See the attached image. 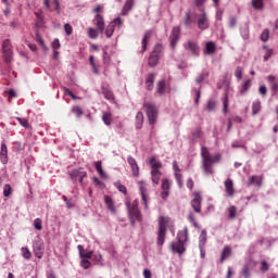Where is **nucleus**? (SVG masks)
I'll return each instance as SVG.
<instances>
[{"instance_id":"nucleus-1","label":"nucleus","mask_w":278,"mask_h":278,"mask_svg":"<svg viewBox=\"0 0 278 278\" xmlns=\"http://www.w3.org/2000/svg\"><path fill=\"white\" fill-rule=\"evenodd\" d=\"M202 169L206 175H214V164L220 162V154L211 155L210 150L205 147L201 148Z\"/></svg>"},{"instance_id":"nucleus-2","label":"nucleus","mask_w":278,"mask_h":278,"mask_svg":"<svg viewBox=\"0 0 278 278\" xmlns=\"http://www.w3.org/2000/svg\"><path fill=\"white\" fill-rule=\"evenodd\" d=\"M170 225V217L160 216L159 217V228H157V247H164V242H166V227Z\"/></svg>"},{"instance_id":"nucleus-3","label":"nucleus","mask_w":278,"mask_h":278,"mask_svg":"<svg viewBox=\"0 0 278 278\" xmlns=\"http://www.w3.org/2000/svg\"><path fill=\"white\" fill-rule=\"evenodd\" d=\"M143 108L148 116L149 125H154L157 122V106L153 102L144 101Z\"/></svg>"},{"instance_id":"nucleus-4","label":"nucleus","mask_w":278,"mask_h":278,"mask_svg":"<svg viewBox=\"0 0 278 278\" xmlns=\"http://www.w3.org/2000/svg\"><path fill=\"white\" fill-rule=\"evenodd\" d=\"M162 49H164V46H162V43H156L154 46L153 51L148 59V64L152 68L160 64V53H162Z\"/></svg>"},{"instance_id":"nucleus-5","label":"nucleus","mask_w":278,"mask_h":278,"mask_svg":"<svg viewBox=\"0 0 278 278\" xmlns=\"http://www.w3.org/2000/svg\"><path fill=\"white\" fill-rule=\"evenodd\" d=\"M2 55L7 64H11L14 60V52L12 51V43L10 42V39H5L2 42Z\"/></svg>"},{"instance_id":"nucleus-6","label":"nucleus","mask_w":278,"mask_h":278,"mask_svg":"<svg viewBox=\"0 0 278 278\" xmlns=\"http://www.w3.org/2000/svg\"><path fill=\"white\" fill-rule=\"evenodd\" d=\"M137 184H138L141 201L144 205V208L149 210V204H148L149 203V186L144 180H140Z\"/></svg>"},{"instance_id":"nucleus-7","label":"nucleus","mask_w":278,"mask_h":278,"mask_svg":"<svg viewBox=\"0 0 278 278\" xmlns=\"http://www.w3.org/2000/svg\"><path fill=\"white\" fill-rule=\"evenodd\" d=\"M184 49L185 51H188V53H190L191 55L198 56L201 53V48L199 47V42L192 39H188L184 43Z\"/></svg>"},{"instance_id":"nucleus-8","label":"nucleus","mask_w":278,"mask_h":278,"mask_svg":"<svg viewBox=\"0 0 278 278\" xmlns=\"http://www.w3.org/2000/svg\"><path fill=\"white\" fill-rule=\"evenodd\" d=\"M127 207L132 220H141L142 217L140 215V210L138 208V200H135L131 204L127 203Z\"/></svg>"},{"instance_id":"nucleus-9","label":"nucleus","mask_w":278,"mask_h":278,"mask_svg":"<svg viewBox=\"0 0 278 278\" xmlns=\"http://www.w3.org/2000/svg\"><path fill=\"white\" fill-rule=\"evenodd\" d=\"M180 36H181V28H179V26H175L172 29V34L169 36V42H170L172 49H175L177 47Z\"/></svg>"},{"instance_id":"nucleus-10","label":"nucleus","mask_w":278,"mask_h":278,"mask_svg":"<svg viewBox=\"0 0 278 278\" xmlns=\"http://www.w3.org/2000/svg\"><path fill=\"white\" fill-rule=\"evenodd\" d=\"M203 201V198L201 197V193L193 192V199L191 200V207L194 210L197 214H201V203Z\"/></svg>"},{"instance_id":"nucleus-11","label":"nucleus","mask_w":278,"mask_h":278,"mask_svg":"<svg viewBox=\"0 0 278 278\" xmlns=\"http://www.w3.org/2000/svg\"><path fill=\"white\" fill-rule=\"evenodd\" d=\"M33 251L38 260H42V255H45V242L42 240H37L33 244Z\"/></svg>"},{"instance_id":"nucleus-12","label":"nucleus","mask_w":278,"mask_h":278,"mask_svg":"<svg viewBox=\"0 0 278 278\" xmlns=\"http://www.w3.org/2000/svg\"><path fill=\"white\" fill-rule=\"evenodd\" d=\"M70 177L71 179H73L74 181H79V184H81L84 181L85 177H88V173H86L83 168L79 169H73L70 173Z\"/></svg>"},{"instance_id":"nucleus-13","label":"nucleus","mask_w":278,"mask_h":278,"mask_svg":"<svg viewBox=\"0 0 278 278\" xmlns=\"http://www.w3.org/2000/svg\"><path fill=\"white\" fill-rule=\"evenodd\" d=\"M173 169L178 187L184 188V175L181 174V169L179 168V164L177 163V161L173 162Z\"/></svg>"},{"instance_id":"nucleus-14","label":"nucleus","mask_w":278,"mask_h":278,"mask_svg":"<svg viewBox=\"0 0 278 278\" xmlns=\"http://www.w3.org/2000/svg\"><path fill=\"white\" fill-rule=\"evenodd\" d=\"M198 27L202 30L210 27V21L207 20V14H205V12H202L200 15H198Z\"/></svg>"},{"instance_id":"nucleus-15","label":"nucleus","mask_w":278,"mask_h":278,"mask_svg":"<svg viewBox=\"0 0 278 278\" xmlns=\"http://www.w3.org/2000/svg\"><path fill=\"white\" fill-rule=\"evenodd\" d=\"M93 25H96L98 31L103 33V30L105 29V21L103 20V15L96 14L93 18Z\"/></svg>"},{"instance_id":"nucleus-16","label":"nucleus","mask_w":278,"mask_h":278,"mask_svg":"<svg viewBox=\"0 0 278 278\" xmlns=\"http://www.w3.org/2000/svg\"><path fill=\"white\" fill-rule=\"evenodd\" d=\"M170 249L173 253H178V255H184L186 253V247L184 243L177 241V242H172L170 243Z\"/></svg>"},{"instance_id":"nucleus-17","label":"nucleus","mask_w":278,"mask_h":278,"mask_svg":"<svg viewBox=\"0 0 278 278\" xmlns=\"http://www.w3.org/2000/svg\"><path fill=\"white\" fill-rule=\"evenodd\" d=\"M227 197H233L236 194V189L233 188V180L227 178L224 182Z\"/></svg>"},{"instance_id":"nucleus-18","label":"nucleus","mask_w":278,"mask_h":278,"mask_svg":"<svg viewBox=\"0 0 278 278\" xmlns=\"http://www.w3.org/2000/svg\"><path fill=\"white\" fill-rule=\"evenodd\" d=\"M127 162L131 168L134 177H138V175H140V167L138 166V162H136V159L129 156Z\"/></svg>"},{"instance_id":"nucleus-19","label":"nucleus","mask_w":278,"mask_h":278,"mask_svg":"<svg viewBox=\"0 0 278 278\" xmlns=\"http://www.w3.org/2000/svg\"><path fill=\"white\" fill-rule=\"evenodd\" d=\"M151 36H153V30H147L141 40V53L147 51V45H149V40H151Z\"/></svg>"},{"instance_id":"nucleus-20","label":"nucleus","mask_w":278,"mask_h":278,"mask_svg":"<svg viewBox=\"0 0 278 278\" xmlns=\"http://www.w3.org/2000/svg\"><path fill=\"white\" fill-rule=\"evenodd\" d=\"M77 250L79 253V257L81 260H92V255H93L92 251L87 252L86 249H84V245L81 244L77 245Z\"/></svg>"},{"instance_id":"nucleus-21","label":"nucleus","mask_w":278,"mask_h":278,"mask_svg":"<svg viewBox=\"0 0 278 278\" xmlns=\"http://www.w3.org/2000/svg\"><path fill=\"white\" fill-rule=\"evenodd\" d=\"M214 53H216V43L207 41L204 47V55H214Z\"/></svg>"},{"instance_id":"nucleus-22","label":"nucleus","mask_w":278,"mask_h":278,"mask_svg":"<svg viewBox=\"0 0 278 278\" xmlns=\"http://www.w3.org/2000/svg\"><path fill=\"white\" fill-rule=\"evenodd\" d=\"M104 203L111 214H116V206H114V201L110 195L104 197Z\"/></svg>"},{"instance_id":"nucleus-23","label":"nucleus","mask_w":278,"mask_h":278,"mask_svg":"<svg viewBox=\"0 0 278 278\" xmlns=\"http://www.w3.org/2000/svg\"><path fill=\"white\" fill-rule=\"evenodd\" d=\"M0 161L2 164H8V146L5 143L1 144Z\"/></svg>"},{"instance_id":"nucleus-24","label":"nucleus","mask_w":278,"mask_h":278,"mask_svg":"<svg viewBox=\"0 0 278 278\" xmlns=\"http://www.w3.org/2000/svg\"><path fill=\"white\" fill-rule=\"evenodd\" d=\"M156 92L160 97H164V94H166V80H160L156 83Z\"/></svg>"},{"instance_id":"nucleus-25","label":"nucleus","mask_w":278,"mask_h":278,"mask_svg":"<svg viewBox=\"0 0 278 278\" xmlns=\"http://www.w3.org/2000/svg\"><path fill=\"white\" fill-rule=\"evenodd\" d=\"M178 242L185 244V242H188V228L185 227L184 230H180L177 235Z\"/></svg>"},{"instance_id":"nucleus-26","label":"nucleus","mask_w":278,"mask_h":278,"mask_svg":"<svg viewBox=\"0 0 278 278\" xmlns=\"http://www.w3.org/2000/svg\"><path fill=\"white\" fill-rule=\"evenodd\" d=\"M205 244H207V231L202 230L199 237V249H205Z\"/></svg>"},{"instance_id":"nucleus-27","label":"nucleus","mask_w":278,"mask_h":278,"mask_svg":"<svg viewBox=\"0 0 278 278\" xmlns=\"http://www.w3.org/2000/svg\"><path fill=\"white\" fill-rule=\"evenodd\" d=\"M94 166L98 172V175H100V177L102 179H108V174H105V172H103V163L101 161H97L94 163Z\"/></svg>"},{"instance_id":"nucleus-28","label":"nucleus","mask_w":278,"mask_h":278,"mask_svg":"<svg viewBox=\"0 0 278 278\" xmlns=\"http://www.w3.org/2000/svg\"><path fill=\"white\" fill-rule=\"evenodd\" d=\"M262 176H251L249 179V186H257L258 188H262Z\"/></svg>"},{"instance_id":"nucleus-29","label":"nucleus","mask_w":278,"mask_h":278,"mask_svg":"<svg viewBox=\"0 0 278 278\" xmlns=\"http://www.w3.org/2000/svg\"><path fill=\"white\" fill-rule=\"evenodd\" d=\"M131 8H134V0H126L123 10H122V16H127L129 14Z\"/></svg>"},{"instance_id":"nucleus-30","label":"nucleus","mask_w":278,"mask_h":278,"mask_svg":"<svg viewBox=\"0 0 278 278\" xmlns=\"http://www.w3.org/2000/svg\"><path fill=\"white\" fill-rule=\"evenodd\" d=\"M155 83V74H148L146 79L147 90H153V84Z\"/></svg>"},{"instance_id":"nucleus-31","label":"nucleus","mask_w":278,"mask_h":278,"mask_svg":"<svg viewBox=\"0 0 278 278\" xmlns=\"http://www.w3.org/2000/svg\"><path fill=\"white\" fill-rule=\"evenodd\" d=\"M228 257H231V247L226 245L222 251L220 264H223V262H225Z\"/></svg>"},{"instance_id":"nucleus-32","label":"nucleus","mask_w":278,"mask_h":278,"mask_svg":"<svg viewBox=\"0 0 278 278\" xmlns=\"http://www.w3.org/2000/svg\"><path fill=\"white\" fill-rule=\"evenodd\" d=\"M143 123H144V114H142V112H138L136 115V128L142 129Z\"/></svg>"},{"instance_id":"nucleus-33","label":"nucleus","mask_w":278,"mask_h":278,"mask_svg":"<svg viewBox=\"0 0 278 278\" xmlns=\"http://www.w3.org/2000/svg\"><path fill=\"white\" fill-rule=\"evenodd\" d=\"M250 89H251V79H247L241 85L239 92H240V94H247V92H249Z\"/></svg>"},{"instance_id":"nucleus-34","label":"nucleus","mask_w":278,"mask_h":278,"mask_svg":"<svg viewBox=\"0 0 278 278\" xmlns=\"http://www.w3.org/2000/svg\"><path fill=\"white\" fill-rule=\"evenodd\" d=\"M149 164L152 170H160V168H162V162L157 161L155 157L150 159Z\"/></svg>"},{"instance_id":"nucleus-35","label":"nucleus","mask_w":278,"mask_h":278,"mask_svg":"<svg viewBox=\"0 0 278 278\" xmlns=\"http://www.w3.org/2000/svg\"><path fill=\"white\" fill-rule=\"evenodd\" d=\"M161 177H162V172L151 170V179H152V182L155 184V186H157V184H160Z\"/></svg>"},{"instance_id":"nucleus-36","label":"nucleus","mask_w":278,"mask_h":278,"mask_svg":"<svg viewBox=\"0 0 278 278\" xmlns=\"http://www.w3.org/2000/svg\"><path fill=\"white\" fill-rule=\"evenodd\" d=\"M102 94L108 101H114V93L106 87H102Z\"/></svg>"},{"instance_id":"nucleus-37","label":"nucleus","mask_w":278,"mask_h":278,"mask_svg":"<svg viewBox=\"0 0 278 278\" xmlns=\"http://www.w3.org/2000/svg\"><path fill=\"white\" fill-rule=\"evenodd\" d=\"M267 79H268V81H269V84L271 86V90L274 92H278V79H277V77L268 76Z\"/></svg>"},{"instance_id":"nucleus-38","label":"nucleus","mask_w":278,"mask_h":278,"mask_svg":"<svg viewBox=\"0 0 278 278\" xmlns=\"http://www.w3.org/2000/svg\"><path fill=\"white\" fill-rule=\"evenodd\" d=\"M260 110H262V102L255 101L252 104V116H256V114H260Z\"/></svg>"},{"instance_id":"nucleus-39","label":"nucleus","mask_w":278,"mask_h":278,"mask_svg":"<svg viewBox=\"0 0 278 278\" xmlns=\"http://www.w3.org/2000/svg\"><path fill=\"white\" fill-rule=\"evenodd\" d=\"M102 121L108 126L112 125V113H110V112L103 113Z\"/></svg>"},{"instance_id":"nucleus-40","label":"nucleus","mask_w":278,"mask_h":278,"mask_svg":"<svg viewBox=\"0 0 278 278\" xmlns=\"http://www.w3.org/2000/svg\"><path fill=\"white\" fill-rule=\"evenodd\" d=\"M114 29H115L114 23H110V24L106 26V29H105V36H106V38H112V36L114 35Z\"/></svg>"},{"instance_id":"nucleus-41","label":"nucleus","mask_w":278,"mask_h":278,"mask_svg":"<svg viewBox=\"0 0 278 278\" xmlns=\"http://www.w3.org/2000/svg\"><path fill=\"white\" fill-rule=\"evenodd\" d=\"M72 114H75L77 118H81V116H84V110H81V108H79L78 105H74L72 108Z\"/></svg>"},{"instance_id":"nucleus-42","label":"nucleus","mask_w":278,"mask_h":278,"mask_svg":"<svg viewBox=\"0 0 278 278\" xmlns=\"http://www.w3.org/2000/svg\"><path fill=\"white\" fill-rule=\"evenodd\" d=\"M263 49L265 50V54H264V62H268V60H270V58H273V49L268 48L267 46H264Z\"/></svg>"},{"instance_id":"nucleus-43","label":"nucleus","mask_w":278,"mask_h":278,"mask_svg":"<svg viewBox=\"0 0 278 278\" xmlns=\"http://www.w3.org/2000/svg\"><path fill=\"white\" fill-rule=\"evenodd\" d=\"M89 64L92 68V72L94 73V75H99V68L97 67V63H94V56L93 55L89 56Z\"/></svg>"},{"instance_id":"nucleus-44","label":"nucleus","mask_w":278,"mask_h":278,"mask_svg":"<svg viewBox=\"0 0 278 278\" xmlns=\"http://www.w3.org/2000/svg\"><path fill=\"white\" fill-rule=\"evenodd\" d=\"M88 36L89 38H91L92 40H97V38H99V30L98 28H88Z\"/></svg>"},{"instance_id":"nucleus-45","label":"nucleus","mask_w":278,"mask_h":278,"mask_svg":"<svg viewBox=\"0 0 278 278\" xmlns=\"http://www.w3.org/2000/svg\"><path fill=\"white\" fill-rule=\"evenodd\" d=\"M254 10H262L264 8V0H252Z\"/></svg>"},{"instance_id":"nucleus-46","label":"nucleus","mask_w":278,"mask_h":278,"mask_svg":"<svg viewBox=\"0 0 278 278\" xmlns=\"http://www.w3.org/2000/svg\"><path fill=\"white\" fill-rule=\"evenodd\" d=\"M21 251L24 260H31V251H29V248H22Z\"/></svg>"},{"instance_id":"nucleus-47","label":"nucleus","mask_w":278,"mask_h":278,"mask_svg":"<svg viewBox=\"0 0 278 278\" xmlns=\"http://www.w3.org/2000/svg\"><path fill=\"white\" fill-rule=\"evenodd\" d=\"M11 194H12V186H10V184L4 185L3 197L8 199L9 197H11Z\"/></svg>"},{"instance_id":"nucleus-48","label":"nucleus","mask_w":278,"mask_h":278,"mask_svg":"<svg viewBox=\"0 0 278 278\" xmlns=\"http://www.w3.org/2000/svg\"><path fill=\"white\" fill-rule=\"evenodd\" d=\"M238 212V208L236 206H230L228 207V218H230L231 220H233V218H236V214Z\"/></svg>"},{"instance_id":"nucleus-49","label":"nucleus","mask_w":278,"mask_h":278,"mask_svg":"<svg viewBox=\"0 0 278 278\" xmlns=\"http://www.w3.org/2000/svg\"><path fill=\"white\" fill-rule=\"evenodd\" d=\"M205 110H207V112H214V110H216V101L210 100L206 103Z\"/></svg>"},{"instance_id":"nucleus-50","label":"nucleus","mask_w":278,"mask_h":278,"mask_svg":"<svg viewBox=\"0 0 278 278\" xmlns=\"http://www.w3.org/2000/svg\"><path fill=\"white\" fill-rule=\"evenodd\" d=\"M63 201L66 204L67 210H73V207H75V202L66 198V195H63Z\"/></svg>"},{"instance_id":"nucleus-51","label":"nucleus","mask_w":278,"mask_h":278,"mask_svg":"<svg viewBox=\"0 0 278 278\" xmlns=\"http://www.w3.org/2000/svg\"><path fill=\"white\" fill-rule=\"evenodd\" d=\"M80 266L85 270H88V268H90V266H92V263L90 261H88V258H81Z\"/></svg>"},{"instance_id":"nucleus-52","label":"nucleus","mask_w":278,"mask_h":278,"mask_svg":"<svg viewBox=\"0 0 278 278\" xmlns=\"http://www.w3.org/2000/svg\"><path fill=\"white\" fill-rule=\"evenodd\" d=\"M16 121L22 125V127H25V129H29L30 125L29 122L23 117H16Z\"/></svg>"},{"instance_id":"nucleus-53","label":"nucleus","mask_w":278,"mask_h":278,"mask_svg":"<svg viewBox=\"0 0 278 278\" xmlns=\"http://www.w3.org/2000/svg\"><path fill=\"white\" fill-rule=\"evenodd\" d=\"M192 136H193L194 140H199V138H202L203 131L201 130L200 127H198V128H195V129L192 131Z\"/></svg>"},{"instance_id":"nucleus-54","label":"nucleus","mask_w":278,"mask_h":278,"mask_svg":"<svg viewBox=\"0 0 278 278\" xmlns=\"http://www.w3.org/2000/svg\"><path fill=\"white\" fill-rule=\"evenodd\" d=\"M240 31L243 40H249V26L241 27Z\"/></svg>"},{"instance_id":"nucleus-55","label":"nucleus","mask_w":278,"mask_h":278,"mask_svg":"<svg viewBox=\"0 0 278 278\" xmlns=\"http://www.w3.org/2000/svg\"><path fill=\"white\" fill-rule=\"evenodd\" d=\"M241 275L244 278H251V269L249 268V265L243 266Z\"/></svg>"},{"instance_id":"nucleus-56","label":"nucleus","mask_w":278,"mask_h":278,"mask_svg":"<svg viewBox=\"0 0 278 278\" xmlns=\"http://www.w3.org/2000/svg\"><path fill=\"white\" fill-rule=\"evenodd\" d=\"M91 258L93 260L94 264H101V262H103V255H101V253L93 254Z\"/></svg>"},{"instance_id":"nucleus-57","label":"nucleus","mask_w":278,"mask_h":278,"mask_svg":"<svg viewBox=\"0 0 278 278\" xmlns=\"http://www.w3.org/2000/svg\"><path fill=\"white\" fill-rule=\"evenodd\" d=\"M270 270V265L266 261L261 262V271L262 273H268Z\"/></svg>"},{"instance_id":"nucleus-58","label":"nucleus","mask_w":278,"mask_h":278,"mask_svg":"<svg viewBox=\"0 0 278 278\" xmlns=\"http://www.w3.org/2000/svg\"><path fill=\"white\" fill-rule=\"evenodd\" d=\"M34 227L37 229V231H42V219L36 218L34 220Z\"/></svg>"},{"instance_id":"nucleus-59","label":"nucleus","mask_w":278,"mask_h":278,"mask_svg":"<svg viewBox=\"0 0 278 278\" xmlns=\"http://www.w3.org/2000/svg\"><path fill=\"white\" fill-rule=\"evenodd\" d=\"M224 109L223 112L224 114H227V110L229 108V96L226 93L223 102Z\"/></svg>"},{"instance_id":"nucleus-60","label":"nucleus","mask_w":278,"mask_h":278,"mask_svg":"<svg viewBox=\"0 0 278 278\" xmlns=\"http://www.w3.org/2000/svg\"><path fill=\"white\" fill-rule=\"evenodd\" d=\"M242 73H243V70L241 66H238L235 70V77H237L238 81H240V79H242Z\"/></svg>"},{"instance_id":"nucleus-61","label":"nucleus","mask_w":278,"mask_h":278,"mask_svg":"<svg viewBox=\"0 0 278 278\" xmlns=\"http://www.w3.org/2000/svg\"><path fill=\"white\" fill-rule=\"evenodd\" d=\"M162 190H165V191L170 190V182L168 181V179L162 180Z\"/></svg>"},{"instance_id":"nucleus-62","label":"nucleus","mask_w":278,"mask_h":278,"mask_svg":"<svg viewBox=\"0 0 278 278\" xmlns=\"http://www.w3.org/2000/svg\"><path fill=\"white\" fill-rule=\"evenodd\" d=\"M184 24L187 27H190L192 25V18L190 17V13H187L184 20Z\"/></svg>"},{"instance_id":"nucleus-63","label":"nucleus","mask_w":278,"mask_h":278,"mask_svg":"<svg viewBox=\"0 0 278 278\" xmlns=\"http://www.w3.org/2000/svg\"><path fill=\"white\" fill-rule=\"evenodd\" d=\"M268 38H269V33H268V30H267V29L263 30V33L261 34V40H262L263 42H267Z\"/></svg>"},{"instance_id":"nucleus-64","label":"nucleus","mask_w":278,"mask_h":278,"mask_svg":"<svg viewBox=\"0 0 278 278\" xmlns=\"http://www.w3.org/2000/svg\"><path fill=\"white\" fill-rule=\"evenodd\" d=\"M64 31L67 36H71L73 34V26H71V24H65Z\"/></svg>"}]
</instances>
